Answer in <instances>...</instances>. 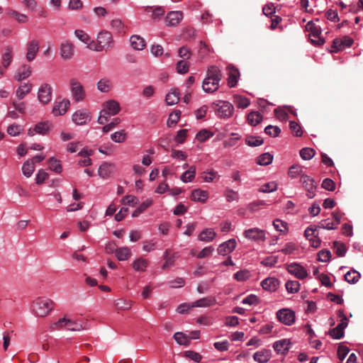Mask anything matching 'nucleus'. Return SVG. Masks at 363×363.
Returning a JSON list of instances; mask_svg holds the SVG:
<instances>
[{
    "label": "nucleus",
    "mask_w": 363,
    "mask_h": 363,
    "mask_svg": "<svg viewBox=\"0 0 363 363\" xmlns=\"http://www.w3.org/2000/svg\"><path fill=\"white\" fill-rule=\"evenodd\" d=\"M152 204V200L147 199L143 202L132 213L133 217H138L140 213L145 211Z\"/></svg>",
    "instance_id": "nucleus-41"
},
{
    "label": "nucleus",
    "mask_w": 363,
    "mask_h": 363,
    "mask_svg": "<svg viewBox=\"0 0 363 363\" xmlns=\"http://www.w3.org/2000/svg\"><path fill=\"white\" fill-rule=\"evenodd\" d=\"M218 87L219 82H214L213 80H207V78L203 79L202 88L204 91L211 93L216 91Z\"/></svg>",
    "instance_id": "nucleus-33"
},
{
    "label": "nucleus",
    "mask_w": 363,
    "mask_h": 363,
    "mask_svg": "<svg viewBox=\"0 0 363 363\" xmlns=\"http://www.w3.org/2000/svg\"><path fill=\"white\" fill-rule=\"evenodd\" d=\"M115 171V165L112 163L104 162L99 168L98 174L103 178L106 179L110 177Z\"/></svg>",
    "instance_id": "nucleus-13"
},
{
    "label": "nucleus",
    "mask_w": 363,
    "mask_h": 363,
    "mask_svg": "<svg viewBox=\"0 0 363 363\" xmlns=\"http://www.w3.org/2000/svg\"><path fill=\"white\" fill-rule=\"evenodd\" d=\"M189 69V63L186 60H180L177 63V70L179 74L188 72Z\"/></svg>",
    "instance_id": "nucleus-54"
},
{
    "label": "nucleus",
    "mask_w": 363,
    "mask_h": 363,
    "mask_svg": "<svg viewBox=\"0 0 363 363\" xmlns=\"http://www.w3.org/2000/svg\"><path fill=\"white\" fill-rule=\"evenodd\" d=\"M103 110L107 111L110 116H115L120 111L121 107L116 101L109 100L104 103Z\"/></svg>",
    "instance_id": "nucleus-21"
},
{
    "label": "nucleus",
    "mask_w": 363,
    "mask_h": 363,
    "mask_svg": "<svg viewBox=\"0 0 363 363\" xmlns=\"http://www.w3.org/2000/svg\"><path fill=\"white\" fill-rule=\"evenodd\" d=\"M216 233L212 228H207L201 232L199 240L203 242H211L216 237Z\"/></svg>",
    "instance_id": "nucleus-31"
},
{
    "label": "nucleus",
    "mask_w": 363,
    "mask_h": 363,
    "mask_svg": "<svg viewBox=\"0 0 363 363\" xmlns=\"http://www.w3.org/2000/svg\"><path fill=\"white\" fill-rule=\"evenodd\" d=\"M63 328H66L68 330L71 331H80L86 329V328L83 326V324L81 321L74 320L64 317L62 318H60L56 323H54L50 326V330L53 331L55 330L62 329Z\"/></svg>",
    "instance_id": "nucleus-2"
},
{
    "label": "nucleus",
    "mask_w": 363,
    "mask_h": 363,
    "mask_svg": "<svg viewBox=\"0 0 363 363\" xmlns=\"http://www.w3.org/2000/svg\"><path fill=\"white\" fill-rule=\"evenodd\" d=\"M52 87L48 84H43L38 90V97L39 101L43 104H48L52 99Z\"/></svg>",
    "instance_id": "nucleus-9"
},
{
    "label": "nucleus",
    "mask_w": 363,
    "mask_h": 363,
    "mask_svg": "<svg viewBox=\"0 0 363 363\" xmlns=\"http://www.w3.org/2000/svg\"><path fill=\"white\" fill-rule=\"evenodd\" d=\"M213 135L210 133V131L207 130H200L196 135V139L200 142H204Z\"/></svg>",
    "instance_id": "nucleus-58"
},
{
    "label": "nucleus",
    "mask_w": 363,
    "mask_h": 363,
    "mask_svg": "<svg viewBox=\"0 0 363 363\" xmlns=\"http://www.w3.org/2000/svg\"><path fill=\"white\" fill-rule=\"evenodd\" d=\"M245 143L249 146L257 147L263 144L264 140L260 137L250 135L245 138Z\"/></svg>",
    "instance_id": "nucleus-47"
},
{
    "label": "nucleus",
    "mask_w": 363,
    "mask_h": 363,
    "mask_svg": "<svg viewBox=\"0 0 363 363\" xmlns=\"http://www.w3.org/2000/svg\"><path fill=\"white\" fill-rule=\"evenodd\" d=\"M277 318L281 323L291 325L295 322V313L289 308H282L277 312Z\"/></svg>",
    "instance_id": "nucleus-6"
},
{
    "label": "nucleus",
    "mask_w": 363,
    "mask_h": 363,
    "mask_svg": "<svg viewBox=\"0 0 363 363\" xmlns=\"http://www.w3.org/2000/svg\"><path fill=\"white\" fill-rule=\"evenodd\" d=\"M131 46L137 50H142L145 47V40L140 35H132L130 38Z\"/></svg>",
    "instance_id": "nucleus-28"
},
{
    "label": "nucleus",
    "mask_w": 363,
    "mask_h": 363,
    "mask_svg": "<svg viewBox=\"0 0 363 363\" xmlns=\"http://www.w3.org/2000/svg\"><path fill=\"white\" fill-rule=\"evenodd\" d=\"M227 69L228 71V86L230 87H234L237 84L238 79L240 76V72L237 68L230 65L227 67Z\"/></svg>",
    "instance_id": "nucleus-20"
},
{
    "label": "nucleus",
    "mask_w": 363,
    "mask_h": 363,
    "mask_svg": "<svg viewBox=\"0 0 363 363\" xmlns=\"http://www.w3.org/2000/svg\"><path fill=\"white\" fill-rule=\"evenodd\" d=\"M70 86L73 96L76 101H82L85 97V91L82 84L76 79L70 80Z\"/></svg>",
    "instance_id": "nucleus-7"
},
{
    "label": "nucleus",
    "mask_w": 363,
    "mask_h": 363,
    "mask_svg": "<svg viewBox=\"0 0 363 363\" xmlns=\"http://www.w3.org/2000/svg\"><path fill=\"white\" fill-rule=\"evenodd\" d=\"M23 130V128L18 124H12L7 128V133L11 136H16L21 133Z\"/></svg>",
    "instance_id": "nucleus-55"
},
{
    "label": "nucleus",
    "mask_w": 363,
    "mask_h": 363,
    "mask_svg": "<svg viewBox=\"0 0 363 363\" xmlns=\"http://www.w3.org/2000/svg\"><path fill=\"white\" fill-rule=\"evenodd\" d=\"M31 67L30 65H23L18 69L17 74L15 76V79L20 82L30 77L31 74Z\"/></svg>",
    "instance_id": "nucleus-29"
},
{
    "label": "nucleus",
    "mask_w": 363,
    "mask_h": 363,
    "mask_svg": "<svg viewBox=\"0 0 363 363\" xmlns=\"http://www.w3.org/2000/svg\"><path fill=\"white\" fill-rule=\"evenodd\" d=\"M60 55L64 60H69L74 55V46L69 42H64L60 45Z\"/></svg>",
    "instance_id": "nucleus-16"
},
{
    "label": "nucleus",
    "mask_w": 363,
    "mask_h": 363,
    "mask_svg": "<svg viewBox=\"0 0 363 363\" xmlns=\"http://www.w3.org/2000/svg\"><path fill=\"white\" fill-rule=\"evenodd\" d=\"M111 139L115 143H123L126 139V133L124 130L115 132L111 135Z\"/></svg>",
    "instance_id": "nucleus-49"
},
{
    "label": "nucleus",
    "mask_w": 363,
    "mask_h": 363,
    "mask_svg": "<svg viewBox=\"0 0 363 363\" xmlns=\"http://www.w3.org/2000/svg\"><path fill=\"white\" fill-rule=\"evenodd\" d=\"M52 127V123L49 121L40 122L35 125L34 131L37 134L45 135L49 133Z\"/></svg>",
    "instance_id": "nucleus-25"
},
{
    "label": "nucleus",
    "mask_w": 363,
    "mask_h": 363,
    "mask_svg": "<svg viewBox=\"0 0 363 363\" xmlns=\"http://www.w3.org/2000/svg\"><path fill=\"white\" fill-rule=\"evenodd\" d=\"M262 118V116L257 111H252L247 116L248 123L253 126L259 124Z\"/></svg>",
    "instance_id": "nucleus-35"
},
{
    "label": "nucleus",
    "mask_w": 363,
    "mask_h": 363,
    "mask_svg": "<svg viewBox=\"0 0 363 363\" xmlns=\"http://www.w3.org/2000/svg\"><path fill=\"white\" fill-rule=\"evenodd\" d=\"M340 223V217L338 213L333 215L332 220L327 219L323 221L322 226L328 230H333L337 228L338 225Z\"/></svg>",
    "instance_id": "nucleus-26"
},
{
    "label": "nucleus",
    "mask_w": 363,
    "mask_h": 363,
    "mask_svg": "<svg viewBox=\"0 0 363 363\" xmlns=\"http://www.w3.org/2000/svg\"><path fill=\"white\" fill-rule=\"evenodd\" d=\"M32 89V84H23L20 86L16 90V97L21 100L24 98V96L28 94Z\"/></svg>",
    "instance_id": "nucleus-37"
},
{
    "label": "nucleus",
    "mask_w": 363,
    "mask_h": 363,
    "mask_svg": "<svg viewBox=\"0 0 363 363\" xmlns=\"http://www.w3.org/2000/svg\"><path fill=\"white\" fill-rule=\"evenodd\" d=\"M91 120L89 112L86 110L77 111L72 116V121L77 125H84Z\"/></svg>",
    "instance_id": "nucleus-12"
},
{
    "label": "nucleus",
    "mask_w": 363,
    "mask_h": 363,
    "mask_svg": "<svg viewBox=\"0 0 363 363\" xmlns=\"http://www.w3.org/2000/svg\"><path fill=\"white\" fill-rule=\"evenodd\" d=\"M149 262L147 259L140 257L133 262V268L138 272H144Z\"/></svg>",
    "instance_id": "nucleus-36"
},
{
    "label": "nucleus",
    "mask_w": 363,
    "mask_h": 363,
    "mask_svg": "<svg viewBox=\"0 0 363 363\" xmlns=\"http://www.w3.org/2000/svg\"><path fill=\"white\" fill-rule=\"evenodd\" d=\"M277 189V184L272 182L267 183L262 186L259 191L264 193H269L276 191Z\"/></svg>",
    "instance_id": "nucleus-57"
},
{
    "label": "nucleus",
    "mask_w": 363,
    "mask_h": 363,
    "mask_svg": "<svg viewBox=\"0 0 363 363\" xmlns=\"http://www.w3.org/2000/svg\"><path fill=\"white\" fill-rule=\"evenodd\" d=\"M290 344L289 340L283 339L276 341L273 345V347L277 354H285L290 349Z\"/></svg>",
    "instance_id": "nucleus-17"
},
{
    "label": "nucleus",
    "mask_w": 363,
    "mask_h": 363,
    "mask_svg": "<svg viewBox=\"0 0 363 363\" xmlns=\"http://www.w3.org/2000/svg\"><path fill=\"white\" fill-rule=\"evenodd\" d=\"M34 170L35 164H33V162H30V160H27L23 163L22 167V172L26 177H30L33 173Z\"/></svg>",
    "instance_id": "nucleus-42"
},
{
    "label": "nucleus",
    "mask_w": 363,
    "mask_h": 363,
    "mask_svg": "<svg viewBox=\"0 0 363 363\" xmlns=\"http://www.w3.org/2000/svg\"><path fill=\"white\" fill-rule=\"evenodd\" d=\"M280 281L274 277H268L261 282V286L264 290L274 291L279 287Z\"/></svg>",
    "instance_id": "nucleus-18"
},
{
    "label": "nucleus",
    "mask_w": 363,
    "mask_h": 363,
    "mask_svg": "<svg viewBox=\"0 0 363 363\" xmlns=\"http://www.w3.org/2000/svg\"><path fill=\"white\" fill-rule=\"evenodd\" d=\"M120 123H121V119L119 118H113V121L110 123L105 125L102 128L103 132L104 133L109 132L113 128H114L117 125H118Z\"/></svg>",
    "instance_id": "nucleus-61"
},
{
    "label": "nucleus",
    "mask_w": 363,
    "mask_h": 363,
    "mask_svg": "<svg viewBox=\"0 0 363 363\" xmlns=\"http://www.w3.org/2000/svg\"><path fill=\"white\" fill-rule=\"evenodd\" d=\"M301 182L303 184V187L307 191V196L309 199H313L315 194V191L316 189V183L315 180L306 174H302L301 177Z\"/></svg>",
    "instance_id": "nucleus-5"
},
{
    "label": "nucleus",
    "mask_w": 363,
    "mask_h": 363,
    "mask_svg": "<svg viewBox=\"0 0 363 363\" xmlns=\"http://www.w3.org/2000/svg\"><path fill=\"white\" fill-rule=\"evenodd\" d=\"M222 77L220 69L218 67L212 65L208 67L206 78H207V80H213L214 82H220L222 79Z\"/></svg>",
    "instance_id": "nucleus-19"
},
{
    "label": "nucleus",
    "mask_w": 363,
    "mask_h": 363,
    "mask_svg": "<svg viewBox=\"0 0 363 363\" xmlns=\"http://www.w3.org/2000/svg\"><path fill=\"white\" fill-rule=\"evenodd\" d=\"M39 50V43L37 40H33L27 44L26 60L28 62L33 61Z\"/></svg>",
    "instance_id": "nucleus-14"
},
{
    "label": "nucleus",
    "mask_w": 363,
    "mask_h": 363,
    "mask_svg": "<svg viewBox=\"0 0 363 363\" xmlns=\"http://www.w3.org/2000/svg\"><path fill=\"white\" fill-rule=\"evenodd\" d=\"M115 306L118 310H128L132 306V302L130 301L119 298L115 301Z\"/></svg>",
    "instance_id": "nucleus-46"
},
{
    "label": "nucleus",
    "mask_w": 363,
    "mask_h": 363,
    "mask_svg": "<svg viewBox=\"0 0 363 363\" xmlns=\"http://www.w3.org/2000/svg\"><path fill=\"white\" fill-rule=\"evenodd\" d=\"M307 29H308L311 32V35L313 36L315 39H311V43L313 44L320 45L324 43V40L320 37L321 31L320 29L313 23L312 21H309L306 25Z\"/></svg>",
    "instance_id": "nucleus-10"
},
{
    "label": "nucleus",
    "mask_w": 363,
    "mask_h": 363,
    "mask_svg": "<svg viewBox=\"0 0 363 363\" xmlns=\"http://www.w3.org/2000/svg\"><path fill=\"white\" fill-rule=\"evenodd\" d=\"M174 339L181 345H188L190 342L189 337L181 332L175 333L174 335Z\"/></svg>",
    "instance_id": "nucleus-45"
},
{
    "label": "nucleus",
    "mask_w": 363,
    "mask_h": 363,
    "mask_svg": "<svg viewBox=\"0 0 363 363\" xmlns=\"http://www.w3.org/2000/svg\"><path fill=\"white\" fill-rule=\"evenodd\" d=\"M245 238L255 241H264L265 240V232L259 228H250L243 233Z\"/></svg>",
    "instance_id": "nucleus-11"
},
{
    "label": "nucleus",
    "mask_w": 363,
    "mask_h": 363,
    "mask_svg": "<svg viewBox=\"0 0 363 363\" xmlns=\"http://www.w3.org/2000/svg\"><path fill=\"white\" fill-rule=\"evenodd\" d=\"M264 133L269 136L277 137L281 133V129L278 126L269 125L265 128Z\"/></svg>",
    "instance_id": "nucleus-53"
},
{
    "label": "nucleus",
    "mask_w": 363,
    "mask_h": 363,
    "mask_svg": "<svg viewBox=\"0 0 363 363\" xmlns=\"http://www.w3.org/2000/svg\"><path fill=\"white\" fill-rule=\"evenodd\" d=\"M49 169L56 173H60L62 170V165L59 160L55 157H50L48 161Z\"/></svg>",
    "instance_id": "nucleus-44"
},
{
    "label": "nucleus",
    "mask_w": 363,
    "mask_h": 363,
    "mask_svg": "<svg viewBox=\"0 0 363 363\" xmlns=\"http://www.w3.org/2000/svg\"><path fill=\"white\" fill-rule=\"evenodd\" d=\"M216 303V299L213 297H205L195 301L191 307H208Z\"/></svg>",
    "instance_id": "nucleus-32"
},
{
    "label": "nucleus",
    "mask_w": 363,
    "mask_h": 363,
    "mask_svg": "<svg viewBox=\"0 0 363 363\" xmlns=\"http://www.w3.org/2000/svg\"><path fill=\"white\" fill-rule=\"evenodd\" d=\"M181 116V111L179 110H176L170 113L167 125L169 126L174 125L177 123Z\"/></svg>",
    "instance_id": "nucleus-52"
},
{
    "label": "nucleus",
    "mask_w": 363,
    "mask_h": 363,
    "mask_svg": "<svg viewBox=\"0 0 363 363\" xmlns=\"http://www.w3.org/2000/svg\"><path fill=\"white\" fill-rule=\"evenodd\" d=\"M273 155L269 152L263 153L257 158V163L259 165H267L272 163Z\"/></svg>",
    "instance_id": "nucleus-43"
},
{
    "label": "nucleus",
    "mask_w": 363,
    "mask_h": 363,
    "mask_svg": "<svg viewBox=\"0 0 363 363\" xmlns=\"http://www.w3.org/2000/svg\"><path fill=\"white\" fill-rule=\"evenodd\" d=\"M325 16L329 21L333 22H337L340 20L337 10L329 9L325 13Z\"/></svg>",
    "instance_id": "nucleus-64"
},
{
    "label": "nucleus",
    "mask_w": 363,
    "mask_h": 363,
    "mask_svg": "<svg viewBox=\"0 0 363 363\" xmlns=\"http://www.w3.org/2000/svg\"><path fill=\"white\" fill-rule=\"evenodd\" d=\"M286 289L289 293L295 294L300 289V284L298 281H288L286 284Z\"/></svg>",
    "instance_id": "nucleus-48"
},
{
    "label": "nucleus",
    "mask_w": 363,
    "mask_h": 363,
    "mask_svg": "<svg viewBox=\"0 0 363 363\" xmlns=\"http://www.w3.org/2000/svg\"><path fill=\"white\" fill-rule=\"evenodd\" d=\"M182 17L183 15L182 12L171 11L167 15L165 21L168 26H174L181 21Z\"/></svg>",
    "instance_id": "nucleus-23"
},
{
    "label": "nucleus",
    "mask_w": 363,
    "mask_h": 363,
    "mask_svg": "<svg viewBox=\"0 0 363 363\" xmlns=\"http://www.w3.org/2000/svg\"><path fill=\"white\" fill-rule=\"evenodd\" d=\"M315 155V150L313 148L304 147L300 150V156L303 160H311Z\"/></svg>",
    "instance_id": "nucleus-50"
},
{
    "label": "nucleus",
    "mask_w": 363,
    "mask_h": 363,
    "mask_svg": "<svg viewBox=\"0 0 363 363\" xmlns=\"http://www.w3.org/2000/svg\"><path fill=\"white\" fill-rule=\"evenodd\" d=\"M97 87L102 92H108L111 88V82L107 79H101L97 84Z\"/></svg>",
    "instance_id": "nucleus-56"
},
{
    "label": "nucleus",
    "mask_w": 363,
    "mask_h": 363,
    "mask_svg": "<svg viewBox=\"0 0 363 363\" xmlns=\"http://www.w3.org/2000/svg\"><path fill=\"white\" fill-rule=\"evenodd\" d=\"M236 247L235 239H230L220 245L218 247V253L221 255H225L231 252Z\"/></svg>",
    "instance_id": "nucleus-15"
},
{
    "label": "nucleus",
    "mask_w": 363,
    "mask_h": 363,
    "mask_svg": "<svg viewBox=\"0 0 363 363\" xmlns=\"http://www.w3.org/2000/svg\"><path fill=\"white\" fill-rule=\"evenodd\" d=\"M195 174L196 167L191 166L187 171L182 174L180 179L183 182H190L194 179Z\"/></svg>",
    "instance_id": "nucleus-38"
},
{
    "label": "nucleus",
    "mask_w": 363,
    "mask_h": 363,
    "mask_svg": "<svg viewBox=\"0 0 363 363\" xmlns=\"http://www.w3.org/2000/svg\"><path fill=\"white\" fill-rule=\"evenodd\" d=\"M10 16L15 18L19 23H25L28 21V17L26 15L20 13L16 11H11Z\"/></svg>",
    "instance_id": "nucleus-63"
},
{
    "label": "nucleus",
    "mask_w": 363,
    "mask_h": 363,
    "mask_svg": "<svg viewBox=\"0 0 363 363\" xmlns=\"http://www.w3.org/2000/svg\"><path fill=\"white\" fill-rule=\"evenodd\" d=\"M76 37L84 43H89L90 37L84 31L82 30H76L74 32Z\"/></svg>",
    "instance_id": "nucleus-59"
},
{
    "label": "nucleus",
    "mask_w": 363,
    "mask_h": 363,
    "mask_svg": "<svg viewBox=\"0 0 363 363\" xmlns=\"http://www.w3.org/2000/svg\"><path fill=\"white\" fill-rule=\"evenodd\" d=\"M303 167L298 164L292 165L289 169V175L291 178H296L298 175H302Z\"/></svg>",
    "instance_id": "nucleus-51"
},
{
    "label": "nucleus",
    "mask_w": 363,
    "mask_h": 363,
    "mask_svg": "<svg viewBox=\"0 0 363 363\" xmlns=\"http://www.w3.org/2000/svg\"><path fill=\"white\" fill-rule=\"evenodd\" d=\"M330 256L331 253L329 250H322L318 253V260L325 262L330 259Z\"/></svg>",
    "instance_id": "nucleus-60"
},
{
    "label": "nucleus",
    "mask_w": 363,
    "mask_h": 363,
    "mask_svg": "<svg viewBox=\"0 0 363 363\" xmlns=\"http://www.w3.org/2000/svg\"><path fill=\"white\" fill-rule=\"evenodd\" d=\"M69 106V101L64 99L60 102L56 103L52 108V113L55 116L64 115Z\"/></svg>",
    "instance_id": "nucleus-22"
},
{
    "label": "nucleus",
    "mask_w": 363,
    "mask_h": 363,
    "mask_svg": "<svg viewBox=\"0 0 363 363\" xmlns=\"http://www.w3.org/2000/svg\"><path fill=\"white\" fill-rule=\"evenodd\" d=\"M213 104L218 107L217 111L219 117L227 118L233 115L234 107L228 101H218Z\"/></svg>",
    "instance_id": "nucleus-3"
},
{
    "label": "nucleus",
    "mask_w": 363,
    "mask_h": 363,
    "mask_svg": "<svg viewBox=\"0 0 363 363\" xmlns=\"http://www.w3.org/2000/svg\"><path fill=\"white\" fill-rule=\"evenodd\" d=\"M286 269L289 273L294 275L299 279H303L308 276L306 269L298 263H291L287 265Z\"/></svg>",
    "instance_id": "nucleus-8"
},
{
    "label": "nucleus",
    "mask_w": 363,
    "mask_h": 363,
    "mask_svg": "<svg viewBox=\"0 0 363 363\" xmlns=\"http://www.w3.org/2000/svg\"><path fill=\"white\" fill-rule=\"evenodd\" d=\"M208 194L206 191L197 189L191 192V199L194 201L204 203L208 199Z\"/></svg>",
    "instance_id": "nucleus-27"
},
{
    "label": "nucleus",
    "mask_w": 363,
    "mask_h": 363,
    "mask_svg": "<svg viewBox=\"0 0 363 363\" xmlns=\"http://www.w3.org/2000/svg\"><path fill=\"white\" fill-rule=\"evenodd\" d=\"M272 357L271 350L264 349L261 351L255 352L253 355V359L259 363H265L268 362Z\"/></svg>",
    "instance_id": "nucleus-24"
},
{
    "label": "nucleus",
    "mask_w": 363,
    "mask_h": 363,
    "mask_svg": "<svg viewBox=\"0 0 363 363\" xmlns=\"http://www.w3.org/2000/svg\"><path fill=\"white\" fill-rule=\"evenodd\" d=\"M234 104L240 108H245L250 105V100L242 96L235 95L233 99Z\"/></svg>",
    "instance_id": "nucleus-39"
},
{
    "label": "nucleus",
    "mask_w": 363,
    "mask_h": 363,
    "mask_svg": "<svg viewBox=\"0 0 363 363\" xmlns=\"http://www.w3.org/2000/svg\"><path fill=\"white\" fill-rule=\"evenodd\" d=\"M54 303L52 300L38 298L32 304V311L38 317H45L53 309Z\"/></svg>",
    "instance_id": "nucleus-1"
},
{
    "label": "nucleus",
    "mask_w": 363,
    "mask_h": 363,
    "mask_svg": "<svg viewBox=\"0 0 363 363\" xmlns=\"http://www.w3.org/2000/svg\"><path fill=\"white\" fill-rule=\"evenodd\" d=\"M359 278H360V274L355 270L347 272L344 275L345 280L350 284L356 283L357 281H358Z\"/></svg>",
    "instance_id": "nucleus-40"
},
{
    "label": "nucleus",
    "mask_w": 363,
    "mask_h": 363,
    "mask_svg": "<svg viewBox=\"0 0 363 363\" xmlns=\"http://www.w3.org/2000/svg\"><path fill=\"white\" fill-rule=\"evenodd\" d=\"M96 41L101 50H108L112 48L113 40L112 35L108 31H101L99 33Z\"/></svg>",
    "instance_id": "nucleus-4"
},
{
    "label": "nucleus",
    "mask_w": 363,
    "mask_h": 363,
    "mask_svg": "<svg viewBox=\"0 0 363 363\" xmlns=\"http://www.w3.org/2000/svg\"><path fill=\"white\" fill-rule=\"evenodd\" d=\"M116 257L119 261H124L131 256L130 250L128 247L117 248L115 251Z\"/></svg>",
    "instance_id": "nucleus-30"
},
{
    "label": "nucleus",
    "mask_w": 363,
    "mask_h": 363,
    "mask_svg": "<svg viewBox=\"0 0 363 363\" xmlns=\"http://www.w3.org/2000/svg\"><path fill=\"white\" fill-rule=\"evenodd\" d=\"M12 60L11 55V50L10 48H6V52L3 55V66L4 68H7Z\"/></svg>",
    "instance_id": "nucleus-62"
},
{
    "label": "nucleus",
    "mask_w": 363,
    "mask_h": 363,
    "mask_svg": "<svg viewBox=\"0 0 363 363\" xmlns=\"http://www.w3.org/2000/svg\"><path fill=\"white\" fill-rule=\"evenodd\" d=\"M179 92L177 89L171 90L166 96L165 101L169 106L174 105L179 100Z\"/></svg>",
    "instance_id": "nucleus-34"
}]
</instances>
